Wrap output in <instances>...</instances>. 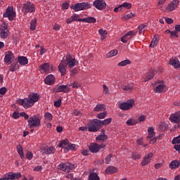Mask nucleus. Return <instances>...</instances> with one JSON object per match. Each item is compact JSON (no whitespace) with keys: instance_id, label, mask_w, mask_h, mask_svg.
I'll list each match as a JSON object with an SVG mask.
<instances>
[{"instance_id":"1","label":"nucleus","mask_w":180,"mask_h":180,"mask_svg":"<svg viewBox=\"0 0 180 180\" xmlns=\"http://www.w3.org/2000/svg\"><path fill=\"white\" fill-rule=\"evenodd\" d=\"M39 99H40V96H39L37 93H32L29 95L28 98L18 99L17 103L24 107L25 109H29V108H32Z\"/></svg>"},{"instance_id":"2","label":"nucleus","mask_w":180,"mask_h":180,"mask_svg":"<svg viewBox=\"0 0 180 180\" xmlns=\"http://www.w3.org/2000/svg\"><path fill=\"white\" fill-rule=\"evenodd\" d=\"M27 122L30 129L40 127L41 126V116H40V115H34L29 118Z\"/></svg>"},{"instance_id":"3","label":"nucleus","mask_w":180,"mask_h":180,"mask_svg":"<svg viewBox=\"0 0 180 180\" xmlns=\"http://www.w3.org/2000/svg\"><path fill=\"white\" fill-rule=\"evenodd\" d=\"M87 126L89 131L92 132L98 131V130H99V129L102 127V126L101 125V120L98 119H93L90 120L88 122Z\"/></svg>"},{"instance_id":"4","label":"nucleus","mask_w":180,"mask_h":180,"mask_svg":"<svg viewBox=\"0 0 180 180\" xmlns=\"http://www.w3.org/2000/svg\"><path fill=\"white\" fill-rule=\"evenodd\" d=\"M92 5L88 2L77 3L70 8L75 12H79V11H86V9H91Z\"/></svg>"},{"instance_id":"5","label":"nucleus","mask_w":180,"mask_h":180,"mask_svg":"<svg viewBox=\"0 0 180 180\" xmlns=\"http://www.w3.org/2000/svg\"><path fill=\"white\" fill-rule=\"evenodd\" d=\"M3 16L4 18H8L10 20H13L16 18V13L13 11V6H8Z\"/></svg>"},{"instance_id":"6","label":"nucleus","mask_w":180,"mask_h":180,"mask_svg":"<svg viewBox=\"0 0 180 180\" xmlns=\"http://www.w3.org/2000/svg\"><path fill=\"white\" fill-rule=\"evenodd\" d=\"M133 106H134V100L130 99L127 102L120 104V109H121V110H129V109H131Z\"/></svg>"},{"instance_id":"7","label":"nucleus","mask_w":180,"mask_h":180,"mask_svg":"<svg viewBox=\"0 0 180 180\" xmlns=\"http://www.w3.org/2000/svg\"><path fill=\"white\" fill-rule=\"evenodd\" d=\"M22 11L25 13H32L34 12V4L30 1L25 3L22 7Z\"/></svg>"},{"instance_id":"8","label":"nucleus","mask_w":180,"mask_h":180,"mask_svg":"<svg viewBox=\"0 0 180 180\" xmlns=\"http://www.w3.org/2000/svg\"><path fill=\"white\" fill-rule=\"evenodd\" d=\"M65 61L69 68H74V67H75V65H77V60H75V58H72L70 53H67Z\"/></svg>"},{"instance_id":"9","label":"nucleus","mask_w":180,"mask_h":180,"mask_svg":"<svg viewBox=\"0 0 180 180\" xmlns=\"http://www.w3.org/2000/svg\"><path fill=\"white\" fill-rule=\"evenodd\" d=\"M93 5L98 11H103V9H106V2L103 0H95L93 2Z\"/></svg>"},{"instance_id":"10","label":"nucleus","mask_w":180,"mask_h":180,"mask_svg":"<svg viewBox=\"0 0 180 180\" xmlns=\"http://www.w3.org/2000/svg\"><path fill=\"white\" fill-rule=\"evenodd\" d=\"M59 72H60L62 77H64L67 72V61L62 60L58 67Z\"/></svg>"},{"instance_id":"11","label":"nucleus","mask_w":180,"mask_h":180,"mask_svg":"<svg viewBox=\"0 0 180 180\" xmlns=\"http://www.w3.org/2000/svg\"><path fill=\"white\" fill-rule=\"evenodd\" d=\"M134 36H136V32L134 31H129L123 35L121 38V41L122 43H127Z\"/></svg>"},{"instance_id":"12","label":"nucleus","mask_w":180,"mask_h":180,"mask_svg":"<svg viewBox=\"0 0 180 180\" xmlns=\"http://www.w3.org/2000/svg\"><path fill=\"white\" fill-rule=\"evenodd\" d=\"M178 5H179V1L178 0H173L169 5L167 6L166 9L167 12H172L174 9L178 8Z\"/></svg>"},{"instance_id":"13","label":"nucleus","mask_w":180,"mask_h":180,"mask_svg":"<svg viewBox=\"0 0 180 180\" xmlns=\"http://www.w3.org/2000/svg\"><path fill=\"white\" fill-rule=\"evenodd\" d=\"M153 155H154L153 154V153H149L148 155H146L141 162L142 167H146V165L150 164V162H151V158H153Z\"/></svg>"},{"instance_id":"14","label":"nucleus","mask_w":180,"mask_h":180,"mask_svg":"<svg viewBox=\"0 0 180 180\" xmlns=\"http://www.w3.org/2000/svg\"><path fill=\"white\" fill-rule=\"evenodd\" d=\"M56 83V77L53 75H49L44 79V84L46 85H53Z\"/></svg>"},{"instance_id":"15","label":"nucleus","mask_w":180,"mask_h":180,"mask_svg":"<svg viewBox=\"0 0 180 180\" xmlns=\"http://www.w3.org/2000/svg\"><path fill=\"white\" fill-rule=\"evenodd\" d=\"M169 64H170L172 67L174 68L175 70H178V68H180V61L176 58H170Z\"/></svg>"},{"instance_id":"16","label":"nucleus","mask_w":180,"mask_h":180,"mask_svg":"<svg viewBox=\"0 0 180 180\" xmlns=\"http://www.w3.org/2000/svg\"><path fill=\"white\" fill-rule=\"evenodd\" d=\"M6 175L8 180L19 179V178L22 177V174H20V172H17V173L9 172L8 174H6Z\"/></svg>"},{"instance_id":"17","label":"nucleus","mask_w":180,"mask_h":180,"mask_svg":"<svg viewBox=\"0 0 180 180\" xmlns=\"http://www.w3.org/2000/svg\"><path fill=\"white\" fill-rule=\"evenodd\" d=\"M82 22V18H79V15L74 14L66 21L67 23H72L73 22Z\"/></svg>"},{"instance_id":"18","label":"nucleus","mask_w":180,"mask_h":180,"mask_svg":"<svg viewBox=\"0 0 180 180\" xmlns=\"http://www.w3.org/2000/svg\"><path fill=\"white\" fill-rule=\"evenodd\" d=\"M70 86L68 85H60L56 89L57 92H64L65 94H67L70 92Z\"/></svg>"},{"instance_id":"19","label":"nucleus","mask_w":180,"mask_h":180,"mask_svg":"<svg viewBox=\"0 0 180 180\" xmlns=\"http://www.w3.org/2000/svg\"><path fill=\"white\" fill-rule=\"evenodd\" d=\"M169 120L172 122V123H176V124H179L180 123V117L177 115L176 112L174 114H172L169 116Z\"/></svg>"},{"instance_id":"20","label":"nucleus","mask_w":180,"mask_h":180,"mask_svg":"<svg viewBox=\"0 0 180 180\" xmlns=\"http://www.w3.org/2000/svg\"><path fill=\"white\" fill-rule=\"evenodd\" d=\"M14 55L13 53L11 51H8L7 53H5V57H4V62L5 63H12V58H13Z\"/></svg>"},{"instance_id":"21","label":"nucleus","mask_w":180,"mask_h":180,"mask_svg":"<svg viewBox=\"0 0 180 180\" xmlns=\"http://www.w3.org/2000/svg\"><path fill=\"white\" fill-rule=\"evenodd\" d=\"M154 72L153 70H150L143 76V79H145L143 82H146V81H150V79H153V78H154Z\"/></svg>"},{"instance_id":"22","label":"nucleus","mask_w":180,"mask_h":180,"mask_svg":"<svg viewBox=\"0 0 180 180\" xmlns=\"http://www.w3.org/2000/svg\"><path fill=\"white\" fill-rule=\"evenodd\" d=\"M18 62L20 65H26V64L29 63V60H27V58H26V56H18Z\"/></svg>"},{"instance_id":"23","label":"nucleus","mask_w":180,"mask_h":180,"mask_svg":"<svg viewBox=\"0 0 180 180\" xmlns=\"http://www.w3.org/2000/svg\"><path fill=\"white\" fill-rule=\"evenodd\" d=\"M89 150L91 153H98L99 152V144L92 143L89 146Z\"/></svg>"},{"instance_id":"24","label":"nucleus","mask_w":180,"mask_h":180,"mask_svg":"<svg viewBox=\"0 0 180 180\" xmlns=\"http://www.w3.org/2000/svg\"><path fill=\"white\" fill-rule=\"evenodd\" d=\"M94 112H102L103 110H106V106L104 104H97L94 108Z\"/></svg>"},{"instance_id":"25","label":"nucleus","mask_w":180,"mask_h":180,"mask_svg":"<svg viewBox=\"0 0 180 180\" xmlns=\"http://www.w3.org/2000/svg\"><path fill=\"white\" fill-rule=\"evenodd\" d=\"M68 144H70V141H68V139H65L60 141L58 146L65 150V148L68 147Z\"/></svg>"},{"instance_id":"26","label":"nucleus","mask_w":180,"mask_h":180,"mask_svg":"<svg viewBox=\"0 0 180 180\" xmlns=\"http://www.w3.org/2000/svg\"><path fill=\"white\" fill-rule=\"evenodd\" d=\"M164 88H165V84H159L154 89L155 94H161L164 92Z\"/></svg>"},{"instance_id":"27","label":"nucleus","mask_w":180,"mask_h":180,"mask_svg":"<svg viewBox=\"0 0 180 180\" xmlns=\"http://www.w3.org/2000/svg\"><path fill=\"white\" fill-rule=\"evenodd\" d=\"M115 172H117V167L110 166L105 169V173L109 175H110V174H115Z\"/></svg>"},{"instance_id":"28","label":"nucleus","mask_w":180,"mask_h":180,"mask_svg":"<svg viewBox=\"0 0 180 180\" xmlns=\"http://www.w3.org/2000/svg\"><path fill=\"white\" fill-rule=\"evenodd\" d=\"M75 147H76L75 144L69 143L68 146L64 150V153H68V151H70V150H71V151H75L77 150V148Z\"/></svg>"},{"instance_id":"29","label":"nucleus","mask_w":180,"mask_h":180,"mask_svg":"<svg viewBox=\"0 0 180 180\" xmlns=\"http://www.w3.org/2000/svg\"><path fill=\"white\" fill-rule=\"evenodd\" d=\"M40 70H42L44 72H49L50 71V64L44 63L39 66Z\"/></svg>"},{"instance_id":"30","label":"nucleus","mask_w":180,"mask_h":180,"mask_svg":"<svg viewBox=\"0 0 180 180\" xmlns=\"http://www.w3.org/2000/svg\"><path fill=\"white\" fill-rule=\"evenodd\" d=\"M43 154H46V155L49 154H54V152L56 151V149L53 147H49L48 148H44L42 149Z\"/></svg>"},{"instance_id":"31","label":"nucleus","mask_w":180,"mask_h":180,"mask_svg":"<svg viewBox=\"0 0 180 180\" xmlns=\"http://www.w3.org/2000/svg\"><path fill=\"white\" fill-rule=\"evenodd\" d=\"M169 167L171 169H176V168H179V162L178 160H174L170 162Z\"/></svg>"},{"instance_id":"32","label":"nucleus","mask_w":180,"mask_h":180,"mask_svg":"<svg viewBox=\"0 0 180 180\" xmlns=\"http://www.w3.org/2000/svg\"><path fill=\"white\" fill-rule=\"evenodd\" d=\"M82 22H85L86 23H96V19L94 17H88L82 18Z\"/></svg>"},{"instance_id":"33","label":"nucleus","mask_w":180,"mask_h":180,"mask_svg":"<svg viewBox=\"0 0 180 180\" xmlns=\"http://www.w3.org/2000/svg\"><path fill=\"white\" fill-rule=\"evenodd\" d=\"M102 133H103L104 134H101L98 135L96 138V140H101V141H106V140H108V136L106 134H105V130L103 129L102 130Z\"/></svg>"},{"instance_id":"34","label":"nucleus","mask_w":180,"mask_h":180,"mask_svg":"<svg viewBox=\"0 0 180 180\" xmlns=\"http://www.w3.org/2000/svg\"><path fill=\"white\" fill-rule=\"evenodd\" d=\"M19 68V65H18V61H14L9 67V71H11L12 72H14V71H16Z\"/></svg>"},{"instance_id":"35","label":"nucleus","mask_w":180,"mask_h":180,"mask_svg":"<svg viewBox=\"0 0 180 180\" xmlns=\"http://www.w3.org/2000/svg\"><path fill=\"white\" fill-rule=\"evenodd\" d=\"M148 136L147 139H153V136H155V132L154 131V128L150 127L148 129Z\"/></svg>"},{"instance_id":"36","label":"nucleus","mask_w":180,"mask_h":180,"mask_svg":"<svg viewBox=\"0 0 180 180\" xmlns=\"http://www.w3.org/2000/svg\"><path fill=\"white\" fill-rule=\"evenodd\" d=\"M98 33L101 36V40H105V39H106V36H108V31L101 29L98 30Z\"/></svg>"},{"instance_id":"37","label":"nucleus","mask_w":180,"mask_h":180,"mask_svg":"<svg viewBox=\"0 0 180 180\" xmlns=\"http://www.w3.org/2000/svg\"><path fill=\"white\" fill-rule=\"evenodd\" d=\"M88 180H101L99 176L96 172H92L89 174Z\"/></svg>"},{"instance_id":"38","label":"nucleus","mask_w":180,"mask_h":180,"mask_svg":"<svg viewBox=\"0 0 180 180\" xmlns=\"http://www.w3.org/2000/svg\"><path fill=\"white\" fill-rule=\"evenodd\" d=\"M158 44V39L157 38V36H154L153 39H152V41L150 42L149 47H152L154 49L157 45Z\"/></svg>"},{"instance_id":"39","label":"nucleus","mask_w":180,"mask_h":180,"mask_svg":"<svg viewBox=\"0 0 180 180\" xmlns=\"http://www.w3.org/2000/svg\"><path fill=\"white\" fill-rule=\"evenodd\" d=\"M129 64H131V61L129 59H126L124 60H122L118 63L119 67H126V65H129Z\"/></svg>"},{"instance_id":"40","label":"nucleus","mask_w":180,"mask_h":180,"mask_svg":"<svg viewBox=\"0 0 180 180\" xmlns=\"http://www.w3.org/2000/svg\"><path fill=\"white\" fill-rule=\"evenodd\" d=\"M37 26V19L34 18L32 20L30 23V30H36V27Z\"/></svg>"},{"instance_id":"41","label":"nucleus","mask_w":180,"mask_h":180,"mask_svg":"<svg viewBox=\"0 0 180 180\" xmlns=\"http://www.w3.org/2000/svg\"><path fill=\"white\" fill-rule=\"evenodd\" d=\"M17 151L20 156V158H23L25 157V154H23V148L22 147V145H18L17 146Z\"/></svg>"},{"instance_id":"42","label":"nucleus","mask_w":180,"mask_h":180,"mask_svg":"<svg viewBox=\"0 0 180 180\" xmlns=\"http://www.w3.org/2000/svg\"><path fill=\"white\" fill-rule=\"evenodd\" d=\"M112 122V118H108L104 120H100V124L101 126H106Z\"/></svg>"},{"instance_id":"43","label":"nucleus","mask_w":180,"mask_h":180,"mask_svg":"<svg viewBox=\"0 0 180 180\" xmlns=\"http://www.w3.org/2000/svg\"><path fill=\"white\" fill-rule=\"evenodd\" d=\"M126 123L127 124H128V126H134V124H137V123H139V121L136 120L130 119V120H128Z\"/></svg>"},{"instance_id":"44","label":"nucleus","mask_w":180,"mask_h":180,"mask_svg":"<svg viewBox=\"0 0 180 180\" xmlns=\"http://www.w3.org/2000/svg\"><path fill=\"white\" fill-rule=\"evenodd\" d=\"M115 56H117V50H112L110 51L106 56L108 58H110V57H115Z\"/></svg>"},{"instance_id":"45","label":"nucleus","mask_w":180,"mask_h":180,"mask_svg":"<svg viewBox=\"0 0 180 180\" xmlns=\"http://www.w3.org/2000/svg\"><path fill=\"white\" fill-rule=\"evenodd\" d=\"M136 15L133 13H130L129 14H127L125 16L122 17V20H127V19H131L134 18Z\"/></svg>"},{"instance_id":"46","label":"nucleus","mask_w":180,"mask_h":180,"mask_svg":"<svg viewBox=\"0 0 180 180\" xmlns=\"http://www.w3.org/2000/svg\"><path fill=\"white\" fill-rule=\"evenodd\" d=\"M131 4L125 2L120 5V8H125L126 9H131Z\"/></svg>"},{"instance_id":"47","label":"nucleus","mask_w":180,"mask_h":180,"mask_svg":"<svg viewBox=\"0 0 180 180\" xmlns=\"http://www.w3.org/2000/svg\"><path fill=\"white\" fill-rule=\"evenodd\" d=\"M9 31H1L0 32V37L1 39H6L8 36H9Z\"/></svg>"},{"instance_id":"48","label":"nucleus","mask_w":180,"mask_h":180,"mask_svg":"<svg viewBox=\"0 0 180 180\" xmlns=\"http://www.w3.org/2000/svg\"><path fill=\"white\" fill-rule=\"evenodd\" d=\"M106 116H108V112L107 111L100 112L97 115L98 119H105V117H106Z\"/></svg>"},{"instance_id":"49","label":"nucleus","mask_w":180,"mask_h":180,"mask_svg":"<svg viewBox=\"0 0 180 180\" xmlns=\"http://www.w3.org/2000/svg\"><path fill=\"white\" fill-rule=\"evenodd\" d=\"M44 117L46 120H49V122H51L53 120V115L50 112H46L44 115Z\"/></svg>"},{"instance_id":"50","label":"nucleus","mask_w":180,"mask_h":180,"mask_svg":"<svg viewBox=\"0 0 180 180\" xmlns=\"http://www.w3.org/2000/svg\"><path fill=\"white\" fill-rule=\"evenodd\" d=\"M160 130H162V131H165L167 129H168V124L167 123L162 122L160 126H159Z\"/></svg>"},{"instance_id":"51","label":"nucleus","mask_w":180,"mask_h":180,"mask_svg":"<svg viewBox=\"0 0 180 180\" xmlns=\"http://www.w3.org/2000/svg\"><path fill=\"white\" fill-rule=\"evenodd\" d=\"M72 169H74V165L66 164V169H65L66 172H71Z\"/></svg>"},{"instance_id":"52","label":"nucleus","mask_w":180,"mask_h":180,"mask_svg":"<svg viewBox=\"0 0 180 180\" xmlns=\"http://www.w3.org/2000/svg\"><path fill=\"white\" fill-rule=\"evenodd\" d=\"M172 144H179L180 143V135L173 139L172 141Z\"/></svg>"},{"instance_id":"53","label":"nucleus","mask_w":180,"mask_h":180,"mask_svg":"<svg viewBox=\"0 0 180 180\" xmlns=\"http://www.w3.org/2000/svg\"><path fill=\"white\" fill-rule=\"evenodd\" d=\"M123 91H131V89H133V85L131 84H127L122 87Z\"/></svg>"},{"instance_id":"54","label":"nucleus","mask_w":180,"mask_h":180,"mask_svg":"<svg viewBox=\"0 0 180 180\" xmlns=\"http://www.w3.org/2000/svg\"><path fill=\"white\" fill-rule=\"evenodd\" d=\"M141 158V156L137 153H133L131 155L132 160H135L136 161V160H140Z\"/></svg>"},{"instance_id":"55","label":"nucleus","mask_w":180,"mask_h":180,"mask_svg":"<svg viewBox=\"0 0 180 180\" xmlns=\"http://www.w3.org/2000/svg\"><path fill=\"white\" fill-rule=\"evenodd\" d=\"M25 157L27 158V160H32L33 158V153L31 151L27 152Z\"/></svg>"},{"instance_id":"56","label":"nucleus","mask_w":180,"mask_h":180,"mask_svg":"<svg viewBox=\"0 0 180 180\" xmlns=\"http://www.w3.org/2000/svg\"><path fill=\"white\" fill-rule=\"evenodd\" d=\"M66 168H67V164L60 163L59 165V169H61V171H65Z\"/></svg>"},{"instance_id":"57","label":"nucleus","mask_w":180,"mask_h":180,"mask_svg":"<svg viewBox=\"0 0 180 180\" xmlns=\"http://www.w3.org/2000/svg\"><path fill=\"white\" fill-rule=\"evenodd\" d=\"M146 27H147V25H141L139 27V34H141L143 33V29H146Z\"/></svg>"},{"instance_id":"58","label":"nucleus","mask_w":180,"mask_h":180,"mask_svg":"<svg viewBox=\"0 0 180 180\" xmlns=\"http://www.w3.org/2000/svg\"><path fill=\"white\" fill-rule=\"evenodd\" d=\"M113 157V155L109 154L108 157L105 158V164H110V161H112L111 158Z\"/></svg>"},{"instance_id":"59","label":"nucleus","mask_w":180,"mask_h":180,"mask_svg":"<svg viewBox=\"0 0 180 180\" xmlns=\"http://www.w3.org/2000/svg\"><path fill=\"white\" fill-rule=\"evenodd\" d=\"M170 37H179L178 32L176 31H172L170 32Z\"/></svg>"},{"instance_id":"60","label":"nucleus","mask_w":180,"mask_h":180,"mask_svg":"<svg viewBox=\"0 0 180 180\" xmlns=\"http://www.w3.org/2000/svg\"><path fill=\"white\" fill-rule=\"evenodd\" d=\"M0 30L1 32H9V30H8V26H6V25L5 24H4V25H1Z\"/></svg>"},{"instance_id":"61","label":"nucleus","mask_w":180,"mask_h":180,"mask_svg":"<svg viewBox=\"0 0 180 180\" xmlns=\"http://www.w3.org/2000/svg\"><path fill=\"white\" fill-rule=\"evenodd\" d=\"M54 106L56 108H60V106H61V100H58L54 102Z\"/></svg>"},{"instance_id":"62","label":"nucleus","mask_w":180,"mask_h":180,"mask_svg":"<svg viewBox=\"0 0 180 180\" xmlns=\"http://www.w3.org/2000/svg\"><path fill=\"white\" fill-rule=\"evenodd\" d=\"M72 115L74 116H81V112L79 111L78 110H74L72 112Z\"/></svg>"},{"instance_id":"63","label":"nucleus","mask_w":180,"mask_h":180,"mask_svg":"<svg viewBox=\"0 0 180 180\" xmlns=\"http://www.w3.org/2000/svg\"><path fill=\"white\" fill-rule=\"evenodd\" d=\"M146 120V116L145 115H141L138 118V122L140 123L141 122H144Z\"/></svg>"},{"instance_id":"64","label":"nucleus","mask_w":180,"mask_h":180,"mask_svg":"<svg viewBox=\"0 0 180 180\" xmlns=\"http://www.w3.org/2000/svg\"><path fill=\"white\" fill-rule=\"evenodd\" d=\"M174 150H176V151H178V153H180V145L179 144L174 145Z\"/></svg>"}]
</instances>
